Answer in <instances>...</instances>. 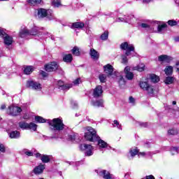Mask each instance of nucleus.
<instances>
[{"instance_id": "f257e3e1", "label": "nucleus", "mask_w": 179, "mask_h": 179, "mask_svg": "<svg viewBox=\"0 0 179 179\" xmlns=\"http://www.w3.org/2000/svg\"><path fill=\"white\" fill-rule=\"evenodd\" d=\"M50 35V33L45 32L43 33L40 31V29H38V27H35L32 28V29L30 31L27 27H24L21 29L20 31V37L22 38H24V37H27V36H48Z\"/></svg>"}, {"instance_id": "f03ea898", "label": "nucleus", "mask_w": 179, "mask_h": 179, "mask_svg": "<svg viewBox=\"0 0 179 179\" xmlns=\"http://www.w3.org/2000/svg\"><path fill=\"white\" fill-rule=\"evenodd\" d=\"M139 86L142 90L147 92L149 96H153L155 94V87L149 83V79L142 80L139 82Z\"/></svg>"}, {"instance_id": "7ed1b4c3", "label": "nucleus", "mask_w": 179, "mask_h": 179, "mask_svg": "<svg viewBox=\"0 0 179 179\" xmlns=\"http://www.w3.org/2000/svg\"><path fill=\"white\" fill-rule=\"evenodd\" d=\"M52 129L54 131H62L64 129V123L62 120L59 118H55L52 120H47Z\"/></svg>"}, {"instance_id": "20e7f679", "label": "nucleus", "mask_w": 179, "mask_h": 179, "mask_svg": "<svg viewBox=\"0 0 179 179\" xmlns=\"http://www.w3.org/2000/svg\"><path fill=\"white\" fill-rule=\"evenodd\" d=\"M38 17L39 19H43L44 17H47L48 20H54L55 17L54 16V13H52V10H45L44 8H39L38 10Z\"/></svg>"}, {"instance_id": "39448f33", "label": "nucleus", "mask_w": 179, "mask_h": 179, "mask_svg": "<svg viewBox=\"0 0 179 179\" xmlns=\"http://www.w3.org/2000/svg\"><path fill=\"white\" fill-rule=\"evenodd\" d=\"M85 138L90 142H94L99 139V136L96 134V130L92 127H87V131L85 134Z\"/></svg>"}, {"instance_id": "423d86ee", "label": "nucleus", "mask_w": 179, "mask_h": 179, "mask_svg": "<svg viewBox=\"0 0 179 179\" xmlns=\"http://www.w3.org/2000/svg\"><path fill=\"white\" fill-rule=\"evenodd\" d=\"M27 87L31 89V90H35V92H41L43 90V85L34 80H28L27 82Z\"/></svg>"}, {"instance_id": "0eeeda50", "label": "nucleus", "mask_w": 179, "mask_h": 179, "mask_svg": "<svg viewBox=\"0 0 179 179\" xmlns=\"http://www.w3.org/2000/svg\"><path fill=\"white\" fill-rule=\"evenodd\" d=\"M7 113L9 114V115L17 117V115H20V113H22V108L11 105L7 109Z\"/></svg>"}, {"instance_id": "6e6552de", "label": "nucleus", "mask_w": 179, "mask_h": 179, "mask_svg": "<svg viewBox=\"0 0 179 179\" xmlns=\"http://www.w3.org/2000/svg\"><path fill=\"white\" fill-rule=\"evenodd\" d=\"M121 50H124L126 51L125 55L127 57H129L131 55V52L132 51L134 52L135 51V47H134V45L132 44H128L127 42H124L120 45Z\"/></svg>"}, {"instance_id": "1a4fd4ad", "label": "nucleus", "mask_w": 179, "mask_h": 179, "mask_svg": "<svg viewBox=\"0 0 179 179\" xmlns=\"http://www.w3.org/2000/svg\"><path fill=\"white\" fill-rule=\"evenodd\" d=\"M18 125L22 129H31V131H37V124H34V122L27 123L26 122H20Z\"/></svg>"}, {"instance_id": "9d476101", "label": "nucleus", "mask_w": 179, "mask_h": 179, "mask_svg": "<svg viewBox=\"0 0 179 179\" xmlns=\"http://www.w3.org/2000/svg\"><path fill=\"white\" fill-rule=\"evenodd\" d=\"M117 22H124L125 23H130L133 24L136 22V18L133 15L127 16V15H120L117 19Z\"/></svg>"}, {"instance_id": "9b49d317", "label": "nucleus", "mask_w": 179, "mask_h": 179, "mask_svg": "<svg viewBox=\"0 0 179 179\" xmlns=\"http://www.w3.org/2000/svg\"><path fill=\"white\" fill-rule=\"evenodd\" d=\"M81 150H85V156H93V146L87 144H81L80 146Z\"/></svg>"}, {"instance_id": "f8f14e48", "label": "nucleus", "mask_w": 179, "mask_h": 179, "mask_svg": "<svg viewBox=\"0 0 179 179\" xmlns=\"http://www.w3.org/2000/svg\"><path fill=\"white\" fill-rule=\"evenodd\" d=\"M44 170H45V164H40L34 168L32 173H34L35 176H40V174L44 173Z\"/></svg>"}, {"instance_id": "ddd939ff", "label": "nucleus", "mask_w": 179, "mask_h": 179, "mask_svg": "<svg viewBox=\"0 0 179 179\" xmlns=\"http://www.w3.org/2000/svg\"><path fill=\"white\" fill-rule=\"evenodd\" d=\"M46 72H54L58 69V64L55 62H51L45 67Z\"/></svg>"}, {"instance_id": "4468645a", "label": "nucleus", "mask_w": 179, "mask_h": 179, "mask_svg": "<svg viewBox=\"0 0 179 179\" xmlns=\"http://www.w3.org/2000/svg\"><path fill=\"white\" fill-rule=\"evenodd\" d=\"M103 94V87L101 85L96 86L93 91V96L95 97V99H97V97H100Z\"/></svg>"}, {"instance_id": "2eb2a0df", "label": "nucleus", "mask_w": 179, "mask_h": 179, "mask_svg": "<svg viewBox=\"0 0 179 179\" xmlns=\"http://www.w3.org/2000/svg\"><path fill=\"white\" fill-rule=\"evenodd\" d=\"M90 55L92 59H93L94 61H98L99 58H100V53L94 48L90 49Z\"/></svg>"}, {"instance_id": "dca6fc26", "label": "nucleus", "mask_w": 179, "mask_h": 179, "mask_svg": "<svg viewBox=\"0 0 179 179\" xmlns=\"http://www.w3.org/2000/svg\"><path fill=\"white\" fill-rule=\"evenodd\" d=\"M96 141H98V145H99V148H101L102 149H108V150L111 149V147L110 145H108V144H107L106 143V141L100 139L99 136H98V139Z\"/></svg>"}, {"instance_id": "f3484780", "label": "nucleus", "mask_w": 179, "mask_h": 179, "mask_svg": "<svg viewBox=\"0 0 179 179\" xmlns=\"http://www.w3.org/2000/svg\"><path fill=\"white\" fill-rule=\"evenodd\" d=\"M129 71H131V68H129V66L125 67L124 73L126 75L127 79L129 80H132V79H134V73Z\"/></svg>"}, {"instance_id": "a211bd4d", "label": "nucleus", "mask_w": 179, "mask_h": 179, "mask_svg": "<svg viewBox=\"0 0 179 179\" xmlns=\"http://www.w3.org/2000/svg\"><path fill=\"white\" fill-rule=\"evenodd\" d=\"M104 71L108 74V76H111L113 75V72H114V68L110 64H107L103 66Z\"/></svg>"}, {"instance_id": "6ab92c4d", "label": "nucleus", "mask_w": 179, "mask_h": 179, "mask_svg": "<svg viewBox=\"0 0 179 179\" xmlns=\"http://www.w3.org/2000/svg\"><path fill=\"white\" fill-rule=\"evenodd\" d=\"M85 27V23L81 22H73L71 27V29H78L80 30V29H83Z\"/></svg>"}, {"instance_id": "aec40b11", "label": "nucleus", "mask_w": 179, "mask_h": 179, "mask_svg": "<svg viewBox=\"0 0 179 179\" xmlns=\"http://www.w3.org/2000/svg\"><path fill=\"white\" fill-rule=\"evenodd\" d=\"M58 86H59V89H61L62 90H68L71 87V86L69 85L64 84V82L62 80H59Z\"/></svg>"}, {"instance_id": "412c9836", "label": "nucleus", "mask_w": 179, "mask_h": 179, "mask_svg": "<svg viewBox=\"0 0 179 179\" xmlns=\"http://www.w3.org/2000/svg\"><path fill=\"white\" fill-rule=\"evenodd\" d=\"M99 176H102L104 179H111L113 178V175L110 174L109 172H107L106 170H102L99 172Z\"/></svg>"}, {"instance_id": "4be33fe9", "label": "nucleus", "mask_w": 179, "mask_h": 179, "mask_svg": "<svg viewBox=\"0 0 179 179\" xmlns=\"http://www.w3.org/2000/svg\"><path fill=\"white\" fill-rule=\"evenodd\" d=\"M10 139H17L20 138V132L17 131H13L9 134Z\"/></svg>"}, {"instance_id": "5701e85b", "label": "nucleus", "mask_w": 179, "mask_h": 179, "mask_svg": "<svg viewBox=\"0 0 179 179\" xmlns=\"http://www.w3.org/2000/svg\"><path fill=\"white\" fill-rule=\"evenodd\" d=\"M103 100L100 99L96 101H92L91 104L94 107H103Z\"/></svg>"}, {"instance_id": "b1692460", "label": "nucleus", "mask_w": 179, "mask_h": 179, "mask_svg": "<svg viewBox=\"0 0 179 179\" xmlns=\"http://www.w3.org/2000/svg\"><path fill=\"white\" fill-rule=\"evenodd\" d=\"M167 29V24H162L158 25L157 27V31L158 33H164L166 31V29Z\"/></svg>"}, {"instance_id": "393cba45", "label": "nucleus", "mask_w": 179, "mask_h": 179, "mask_svg": "<svg viewBox=\"0 0 179 179\" xmlns=\"http://www.w3.org/2000/svg\"><path fill=\"white\" fill-rule=\"evenodd\" d=\"M138 152L139 151H138V149L136 148L131 149L129 150V155H128L129 159H132V157H134V156H136Z\"/></svg>"}, {"instance_id": "a878e982", "label": "nucleus", "mask_w": 179, "mask_h": 179, "mask_svg": "<svg viewBox=\"0 0 179 179\" xmlns=\"http://www.w3.org/2000/svg\"><path fill=\"white\" fill-rule=\"evenodd\" d=\"M72 59H73V57L71 54L64 55L63 56V61L64 62L71 63L72 62Z\"/></svg>"}, {"instance_id": "bb28decb", "label": "nucleus", "mask_w": 179, "mask_h": 179, "mask_svg": "<svg viewBox=\"0 0 179 179\" xmlns=\"http://www.w3.org/2000/svg\"><path fill=\"white\" fill-rule=\"evenodd\" d=\"M150 79L151 82H153V83H157V82H159L160 80V78H159V76H157L155 74H151L150 76Z\"/></svg>"}, {"instance_id": "cd10ccee", "label": "nucleus", "mask_w": 179, "mask_h": 179, "mask_svg": "<svg viewBox=\"0 0 179 179\" xmlns=\"http://www.w3.org/2000/svg\"><path fill=\"white\" fill-rule=\"evenodd\" d=\"M134 71H138V72H143L145 71V65L140 64L138 66L134 67Z\"/></svg>"}, {"instance_id": "c85d7f7f", "label": "nucleus", "mask_w": 179, "mask_h": 179, "mask_svg": "<svg viewBox=\"0 0 179 179\" xmlns=\"http://www.w3.org/2000/svg\"><path fill=\"white\" fill-rule=\"evenodd\" d=\"M41 160L43 163H49L50 160H51V158L49 155H42L41 157Z\"/></svg>"}, {"instance_id": "c756f323", "label": "nucleus", "mask_w": 179, "mask_h": 179, "mask_svg": "<svg viewBox=\"0 0 179 179\" xmlns=\"http://www.w3.org/2000/svg\"><path fill=\"white\" fill-rule=\"evenodd\" d=\"M33 71H34V69H33V66H28L24 69V73H25V75H30V73H31Z\"/></svg>"}, {"instance_id": "7c9ffc66", "label": "nucleus", "mask_w": 179, "mask_h": 179, "mask_svg": "<svg viewBox=\"0 0 179 179\" xmlns=\"http://www.w3.org/2000/svg\"><path fill=\"white\" fill-rule=\"evenodd\" d=\"M71 52L73 55H76V57H79L80 55V52H79V48H78L77 46L74 47L72 49Z\"/></svg>"}, {"instance_id": "2f4dec72", "label": "nucleus", "mask_w": 179, "mask_h": 179, "mask_svg": "<svg viewBox=\"0 0 179 179\" xmlns=\"http://www.w3.org/2000/svg\"><path fill=\"white\" fill-rule=\"evenodd\" d=\"M164 72L166 75H171L173 73V66H167L164 69Z\"/></svg>"}, {"instance_id": "473e14b6", "label": "nucleus", "mask_w": 179, "mask_h": 179, "mask_svg": "<svg viewBox=\"0 0 179 179\" xmlns=\"http://www.w3.org/2000/svg\"><path fill=\"white\" fill-rule=\"evenodd\" d=\"M35 121L36 122H39L40 124L47 122V120H45V119L43 118L41 116H36L35 117Z\"/></svg>"}, {"instance_id": "72a5a7b5", "label": "nucleus", "mask_w": 179, "mask_h": 179, "mask_svg": "<svg viewBox=\"0 0 179 179\" xmlns=\"http://www.w3.org/2000/svg\"><path fill=\"white\" fill-rule=\"evenodd\" d=\"M52 5L55 8H59L61 6V0H52Z\"/></svg>"}, {"instance_id": "f704fd0d", "label": "nucleus", "mask_w": 179, "mask_h": 179, "mask_svg": "<svg viewBox=\"0 0 179 179\" xmlns=\"http://www.w3.org/2000/svg\"><path fill=\"white\" fill-rule=\"evenodd\" d=\"M108 39V31H105L101 35V40H103V41H106V40Z\"/></svg>"}, {"instance_id": "c9c22d12", "label": "nucleus", "mask_w": 179, "mask_h": 179, "mask_svg": "<svg viewBox=\"0 0 179 179\" xmlns=\"http://www.w3.org/2000/svg\"><path fill=\"white\" fill-rule=\"evenodd\" d=\"M27 2L29 5H32L34 6V5H38V3H41V0H27Z\"/></svg>"}, {"instance_id": "e433bc0d", "label": "nucleus", "mask_w": 179, "mask_h": 179, "mask_svg": "<svg viewBox=\"0 0 179 179\" xmlns=\"http://www.w3.org/2000/svg\"><path fill=\"white\" fill-rule=\"evenodd\" d=\"M166 85H171L174 82V77H167L164 80Z\"/></svg>"}, {"instance_id": "4c0bfd02", "label": "nucleus", "mask_w": 179, "mask_h": 179, "mask_svg": "<svg viewBox=\"0 0 179 179\" xmlns=\"http://www.w3.org/2000/svg\"><path fill=\"white\" fill-rule=\"evenodd\" d=\"M99 80L101 83H106V80H107V76L106 74H100Z\"/></svg>"}, {"instance_id": "58836bf2", "label": "nucleus", "mask_w": 179, "mask_h": 179, "mask_svg": "<svg viewBox=\"0 0 179 179\" xmlns=\"http://www.w3.org/2000/svg\"><path fill=\"white\" fill-rule=\"evenodd\" d=\"M167 59H169V56L166 55H160L158 57V61H159L160 62H163L164 61H167Z\"/></svg>"}, {"instance_id": "ea45409f", "label": "nucleus", "mask_w": 179, "mask_h": 179, "mask_svg": "<svg viewBox=\"0 0 179 179\" xmlns=\"http://www.w3.org/2000/svg\"><path fill=\"white\" fill-rule=\"evenodd\" d=\"M117 79L120 87L124 86V85H125V80H124V77L120 76L117 77Z\"/></svg>"}, {"instance_id": "a19ab883", "label": "nucleus", "mask_w": 179, "mask_h": 179, "mask_svg": "<svg viewBox=\"0 0 179 179\" xmlns=\"http://www.w3.org/2000/svg\"><path fill=\"white\" fill-rule=\"evenodd\" d=\"M76 138H78V134L73 133L69 136V141H76Z\"/></svg>"}, {"instance_id": "79ce46f5", "label": "nucleus", "mask_w": 179, "mask_h": 179, "mask_svg": "<svg viewBox=\"0 0 179 179\" xmlns=\"http://www.w3.org/2000/svg\"><path fill=\"white\" fill-rule=\"evenodd\" d=\"M113 127H116L118 129H122V127L120 122H118V120H114L113 121Z\"/></svg>"}, {"instance_id": "37998d69", "label": "nucleus", "mask_w": 179, "mask_h": 179, "mask_svg": "<svg viewBox=\"0 0 179 179\" xmlns=\"http://www.w3.org/2000/svg\"><path fill=\"white\" fill-rule=\"evenodd\" d=\"M168 24H169V26H171V27H173V26H177L178 22H177V21H176V20H169L168 21Z\"/></svg>"}, {"instance_id": "c03bdc74", "label": "nucleus", "mask_w": 179, "mask_h": 179, "mask_svg": "<svg viewBox=\"0 0 179 179\" xmlns=\"http://www.w3.org/2000/svg\"><path fill=\"white\" fill-rule=\"evenodd\" d=\"M177 134H178V131H177V129H172L168 131V134L169 135H177Z\"/></svg>"}, {"instance_id": "a18cd8bd", "label": "nucleus", "mask_w": 179, "mask_h": 179, "mask_svg": "<svg viewBox=\"0 0 179 179\" xmlns=\"http://www.w3.org/2000/svg\"><path fill=\"white\" fill-rule=\"evenodd\" d=\"M22 153H24V155H26V156H33V152L29 150H26V149L23 150Z\"/></svg>"}, {"instance_id": "49530a36", "label": "nucleus", "mask_w": 179, "mask_h": 179, "mask_svg": "<svg viewBox=\"0 0 179 179\" xmlns=\"http://www.w3.org/2000/svg\"><path fill=\"white\" fill-rule=\"evenodd\" d=\"M128 63V58L125 55L122 56V64H127Z\"/></svg>"}, {"instance_id": "de8ad7c7", "label": "nucleus", "mask_w": 179, "mask_h": 179, "mask_svg": "<svg viewBox=\"0 0 179 179\" xmlns=\"http://www.w3.org/2000/svg\"><path fill=\"white\" fill-rule=\"evenodd\" d=\"M171 153L172 156H174V155H177L178 151H177V148L173 147L171 149Z\"/></svg>"}, {"instance_id": "09e8293b", "label": "nucleus", "mask_w": 179, "mask_h": 179, "mask_svg": "<svg viewBox=\"0 0 179 179\" xmlns=\"http://www.w3.org/2000/svg\"><path fill=\"white\" fill-rule=\"evenodd\" d=\"M129 103L130 104H132V106H134L135 105V99L132 96H129Z\"/></svg>"}, {"instance_id": "8fccbe9b", "label": "nucleus", "mask_w": 179, "mask_h": 179, "mask_svg": "<svg viewBox=\"0 0 179 179\" xmlns=\"http://www.w3.org/2000/svg\"><path fill=\"white\" fill-rule=\"evenodd\" d=\"M79 83H82V80L80 78H77L76 80L73 81L74 85H79Z\"/></svg>"}, {"instance_id": "3c124183", "label": "nucleus", "mask_w": 179, "mask_h": 179, "mask_svg": "<svg viewBox=\"0 0 179 179\" xmlns=\"http://www.w3.org/2000/svg\"><path fill=\"white\" fill-rule=\"evenodd\" d=\"M138 156H143V157H144V156H148V155H150V153L149 152H138Z\"/></svg>"}, {"instance_id": "603ef678", "label": "nucleus", "mask_w": 179, "mask_h": 179, "mask_svg": "<svg viewBox=\"0 0 179 179\" xmlns=\"http://www.w3.org/2000/svg\"><path fill=\"white\" fill-rule=\"evenodd\" d=\"M0 152H1L2 153H4V152H5V146H3L1 143H0Z\"/></svg>"}, {"instance_id": "864d4df0", "label": "nucleus", "mask_w": 179, "mask_h": 179, "mask_svg": "<svg viewBox=\"0 0 179 179\" xmlns=\"http://www.w3.org/2000/svg\"><path fill=\"white\" fill-rule=\"evenodd\" d=\"M40 73L42 76H43V78L47 77V73H45V71H41Z\"/></svg>"}, {"instance_id": "5fc2aeb1", "label": "nucleus", "mask_w": 179, "mask_h": 179, "mask_svg": "<svg viewBox=\"0 0 179 179\" xmlns=\"http://www.w3.org/2000/svg\"><path fill=\"white\" fill-rule=\"evenodd\" d=\"M141 27L146 29V27H149V25H148V24L143 23L141 24Z\"/></svg>"}, {"instance_id": "6e6d98bb", "label": "nucleus", "mask_w": 179, "mask_h": 179, "mask_svg": "<svg viewBox=\"0 0 179 179\" xmlns=\"http://www.w3.org/2000/svg\"><path fill=\"white\" fill-rule=\"evenodd\" d=\"M140 125L141 127H143L144 128H146V127H148V123L143 122V123H141Z\"/></svg>"}, {"instance_id": "4d7b16f0", "label": "nucleus", "mask_w": 179, "mask_h": 179, "mask_svg": "<svg viewBox=\"0 0 179 179\" xmlns=\"http://www.w3.org/2000/svg\"><path fill=\"white\" fill-rule=\"evenodd\" d=\"M146 179H155V176L150 175L148 176H146Z\"/></svg>"}, {"instance_id": "13d9d810", "label": "nucleus", "mask_w": 179, "mask_h": 179, "mask_svg": "<svg viewBox=\"0 0 179 179\" xmlns=\"http://www.w3.org/2000/svg\"><path fill=\"white\" fill-rule=\"evenodd\" d=\"M36 157H40V159H41V156H43V155L40 154V153H36L35 154Z\"/></svg>"}, {"instance_id": "bf43d9fd", "label": "nucleus", "mask_w": 179, "mask_h": 179, "mask_svg": "<svg viewBox=\"0 0 179 179\" xmlns=\"http://www.w3.org/2000/svg\"><path fill=\"white\" fill-rule=\"evenodd\" d=\"M152 0H143V3H149Z\"/></svg>"}, {"instance_id": "052dcab7", "label": "nucleus", "mask_w": 179, "mask_h": 179, "mask_svg": "<svg viewBox=\"0 0 179 179\" xmlns=\"http://www.w3.org/2000/svg\"><path fill=\"white\" fill-rule=\"evenodd\" d=\"M5 108H6V106H5V105H1V110H5Z\"/></svg>"}, {"instance_id": "680f3d73", "label": "nucleus", "mask_w": 179, "mask_h": 179, "mask_svg": "<svg viewBox=\"0 0 179 179\" xmlns=\"http://www.w3.org/2000/svg\"><path fill=\"white\" fill-rule=\"evenodd\" d=\"M174 40H175V41H176V43H178V41H179V36L176 37V38H174Z\"/></svg>"}, {"instance_id": "e2e57ef3", "label": "nucleus", "mask_w": 179, "mask_h": 179, "mask_svg": "<svg viewBox=\"0 0 179 179\" xmlns=\"http://www.w3.org/2000/svg\"><path fill=\"white\" fill-rule=\"evenodd\" d=\"M72 104H73L75 106V107L78 106V103H76V102H72Z\"/></svg>"}, {"instance_id": "0e129e2a", "label": "nucleus", "mask_w": 179, "mask_h": 179, "mask_svg": "<svg viewBox=\"0 0 179 179\" xmlns=\"http://www.w3.org/2000/svg\"><path fill=\"white\" fill-rule=\"evenodd\" d=\"M172 104H173V106H176V104H177V102H176V101H173L172 102Z\"/></svg>"}, {"instance_id": "69168bd1", "label": "nucleus", "mask_w": 179, "mask_h": 179, "mask_svg": "<svg viewBox=\"0 0 179 179\" xmlns=\"http://www.w3.org/2000/svg\"><path fill=\"white\" fill-rule=\"evenodd\" d=\"M135 55H136V53H133L132 54V57H135Z\"/></svg>"}, {"instance_id": "338daca9", "label": "nucleus", "mask_w": 179, "mask_h": 179, "mask_svg": "<svg viewBox=\"0 0 179 179\" xmlns=\"http://www.w3.org/2000/svg\"><path fill=\"white\" fill-rule=\"evenodd\" d=\"M51 39H52V40H54V38L52 37Z\"/></svg>"}]
</instances>
